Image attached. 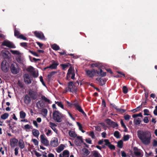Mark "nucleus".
<instances>
[{
	"mask_svg": "<svg viewBox=\"0 0 157 157\" xmlns=\"http://www.w3.org/2000/svg\"><path fill=\"white\" fill-rule=\"evenodd\" d=\"M137 135L139 138L144 144L148 145L150 143L151 135L149 131L138 130L137 132Z\"/></svg>",
	"mask_w": 157,
	"mask_h": 157,
	"instance_id": "nucleus-1",
	"label": "nucleus"
},
{
	"mask_svg": "<svg viewBox=\"0 0 157 157\" xmlns=\"http://www.w3.org/2000/svg\"><path fill=\"white\" fill-rule=\"evenodd\" d=\"M86 72L87 75L91 78L93 77L94 75L104 77L105 76L106 74V72H103L102 70L100 68L98 70L94 69L92 70H88Z\"/></svg>",
	"mask_w": 157,
	"mask_h": 157,
	"instance_id": "nucleus-2",
	"label": "nucleus"
},
{
	"mask_svg": "<svg viewBox=\"0 0 157 157\" xmlns=\"http://www.w3.org/2000/svg\"><path fill=\"white\" fill-rule=\"evenodd\" d=\"M63 115L57 110H55L53 113V119L57 122H60L62 121Z\"/></svg>",
	"mask_w": 157,
	"mask_h": 157,
	"instance_id": "nucleus-3",
	"label": "nucleus"
},
{
	"mask_svg": "<svg viewBox=\"0 0 157 157\" xmlns=\"http://www.w3.org/2000/svg\"><path fill=\"white\" fill-rule=\"evenodd\" d=\"M27 71L31 74L33 77L36 78L38 76V70L34 68L33 67L30 66L27 69Z\"/></svg>",
	"mask_w": 157,
	"mask_h": 157,
	"instance_id": "nucleus-4",
	"label": "nucleus"
},
{
	"mask_svg": "<svg viewBox=\"0 0 157 157\" xmlns=\"http://www.w3.org/2000/svg\"><path fill=\"white\" fill-rule=\"evenodd\" d=\"M68 87L66 88L67 91H69L73 93L77 92V89L74 88L75 86L73 82H69L68 84Z\"/></svg>",
	"mask_w": 157,
	"mask_h": 157,
	"instance_id": "nucleus-5",
	"label": "nucleus"
},
{
	"mask_svg": "<svg viewBox=\"0 0 157 157\" xmlns=\"http://www.w3.org/2000/svg\"><path fill=\"white\" fill-rule=\"evenodd\" d=\"M75 70L73 68L71 67L68 70V72L67 75V79L69 80V78L71 77V78L74 80L75 79Z\"/></svg>",
	"mask_w": 157,
	"mask_h": 157,
	"instance_id": "nucleus-6",
	"label": "nucleus"
},
{
	"mask_svg": "<svg viewBox=\"0 0 157 157\" xmlns=\"http://www.w3.org/2000/svg\"><path fill=\"white\" fill-rule=\"evenodd\" d=\"M10 68V65L8 63L6 60L3 61L1 63V68L5 72L8 71Z\"/></svg>",
	"mask_w": 157,
	"mask_h": 157,
	"instance_id": "nucleus-7",
	"label": "nucleus"
},
{
	"mask_svg": "<svg viewBox=\"0 0 157 157\" xmlns=\"http://www.w3.org/2000/svg\"><path fill=\"white\" fill-rule=\"evenodd\" d=\"M10 68L11 73L13 74H16L19 72V68L16 63H12Z\"/></svg>",
	"mask_w": 157,
	"mask_h": 157,
	"instance_id": "nucleus-8",
	"label": "nucleus"
},
{
	"mask_svg": "<svg viewBox=\"0 0 157 157\" xmlns=\"http://www.w3.org/2000/svg\"><path fill=\"white\" fill-rule=\"evenodd\" d=\"M2 46H6L10 48H15L16 47L13 43L8 40H5L2 42Z\"/></svg>",
	"mask_w": 157,
	"mask_h": 157,
	"instance_id": "nucleus-9",
	"label": "nucleus"
},
{
	"mask_svg": "<svg viewBox=\"0 0 157 157\" xmlns=\"http://www.w3.org/2000/svg\"><path fill=\"white\" fill-rule=\"evenodd\" d=\"M24 82L27 84H30L31 82V80L30 79V75L27 73L25 74L23 76Z\"/></svg>",
	"mask_w": 157,
	"mask_h": 157,
	"instance_id": "nucleus-10",
	"label": "nucleus"
},
{
	"mask_svg": "<svg viewBox=\"0 0 157 157\" xmlns=\"http://www.w3.org/2000/svg\"><path fill=\"white\" fill-rule=\"evenodd\" d=\"M34 33L35 36L37 38L42 40L45 39L44 34L41 32L35 31L34 32Z\"/></svg>",
	"mask_w": 157,
	"mask_h": 157,
	"instance_id": "nucleus-11",
	"label": "nucleus"
},
{
	"mask_svg": "<svg viewBox=\"0 0 157 157\" xmlns=\"http://www.w3.org/2000/svg\"><path fill=\"white\" fill-rule=\"evenodd\" d=\"M44 135H42L40 136V140L41 142L46 146L49 145V141L44 137Z\"/></svg>",
	"mask_w": 157,
	"mask_h": 157,
	"instance_id": "nucleus-12",
	"label": "nucleus"
},
{
	"mask_svg": "<svg viewBox=\"0 0 157 157\" xmlns=\"http://www.w3.org/2000/svg\"><path fill=\"white\" fill-rule=\"evenodd\" d=\"M83 143L84 141L83 140L82 137L80 136H77L76 139L75 140V144L77 146H81V143Z\"/></svg>",
	"mask_w": 157,
	"mask_h": 157,
	"instance_id": "nucleus-13",
	"label": "nucleus"
},
{
	"mask_svg": "<svg viewBox=\"0 0 157 157\" xmlns=\"http://www.w3.org/2000/svg\"><path fill=\"white\" fill-rule=\"evenodd\" d=\"M29 95L33 99L35 100L37 98V95L36 92L33 91L31 89H29L28 91Z\"/></svg>",
	"mask_w": 157,
	"mask_h": 157,
	"instance_id": "nucleus-14",
	"label": "nucleus"
},
{
	"mask_svg": "<svg viewBox=\"0 0 157 157\" xmlns=\"http://www.w3.org/2000/svg\"><path fill=\"white\" fill-rule=\"evenodd\" d=\"M51 62L52 64L49 66H48V67L52 69H56L57 66L59 65V63L57 61L54 60H52Z\"/></svg>",
	"mask_w": 157,
	"mask_h": 157,
	"instance_id": "nucleus-15",
	"label": "nucleus"
},
{
	"mask_svg": "<svg viewBox=\"0 0 157 157\" xmlns=\"http://www.w3.org/2000/svg\"><path fill=\"white\" fill-rule=\"evenodd\" d=\"M73 105L76 108V109L79 111L81 113L83 114V115H86V114L82 109L81 106L79 105L78 104L74 103Z\"/></svg>",
	"mask_w": 157,
	"mask_h": 157,
	"instance_id": "nucleus-16",
	"label": "nucleus"
},
{
	"mask_svg": "<svg viewBox=\"0 0 157 157\" xmlns=\"http://www.w3.org/2000/svg\"><path fill=\"white\" fill-rule=\"evenodd\" d=\"M23 100L24 103L27 105L29 104L31 102V98L27 94L25 95L23 98Z\"/></svg>",
	"mask_w": 157,
	"mask_h": 157,
	"instance_id": "nucleus-17",
	"label": "nucleus"
},
{
	"mask_svg": "<svg viewBox=\"0 0 157 157\" xmlns=\"http://www.w3.org/2000/svg\"><path fill=\"white\" fill-rule=\"evenodd\" d=\"M70 155L69 151L67 150H64L62 154L59 155V157H69Z\"/></svg>",
	"mask_w": 157,
	"mask_h": 157,
	"instance_id": "nucleus-18",
	"label": "nucleus"
},
{
	"mask_svg": "<svg viewBox=\"0 0 157 157\" xmlns=\"http://www.w3.org/2000/svg\"><path fill=\"white\" fill-rule=\"evenodd\" d=\"M58 144V140L57 138H55L54 140H52L50 142V145L51 146L56 147Z\"/></svg>",
	"mask_w": 157,
	"mask_h": 157,
	"instance_id": "nucleus-19",
	"label": "nucleus"
},
{
	"mask_svg": "<svg viewBox=\"0 0 157 157\" xmlns=\"http://www.w3.org/2000/svg\"><path fill=\"white\" fill-rule=\"evenodd\" d=\"M18 142V140L15 138L11 139L10 140V145L13 147H14L16 146Z\"/></svg>",
	"mask_w": 157,
	"mask_h": 157,
	"instance_id": "nucleus-20",
	"label": "nucleus"
},
{
	"mask_svg": "<svg viewBox=\"0 0 157 157\" xmlns=\"http://www.w3.org/2000/svg\"><path fill=\"white\" fill-rule=\"evenodd\" d=\"M65 146L63 144H60L56 149L57 152L58 153H60L64 149Z\"/></svg>",
	"mask_w": 157,
	"mask_h": 157,
	"instance_id": "nucleus-21",
	"label": "nucleus"
},
{
	"mask_svg": "<svg viewBox=\"0 0 157 157\" xmlns=\"http://www.w3.org/2000/svg\"><path fill=\"white\" fill-rule=\"evenodd\" d=\"M92 155L94 157H102L100 154L96 150L93 151Z\"/></svg>",
	"mask_w": 157,
	"mask_h": 157,
	"instance_id": "nucleus-22",
	"label": "nucleus"
},
{
	"mask_svg": "<svg viewBox=\"0 0 157 157\" xmlns=\"http://www.w3.org/2000/svg\"><path fill=\"white\" fill-rule=\"evenodd\" d=\"M32 133L33 135L36 137H38L40 134L39 131L35 129H33L32 131Z\"/></svg>",
	"mask_w": 157,
	"mask_h": 157,
	"instance_id": "nucleus-23",
	"label": "nucleus"
},
{
	"mask_svg": "<svg viewBox=\"0 0 157 157\" xmlns=\"http://www.w3.org/2000/svg\"><path fill=\"white\" fill-rule=\"evenodd\" d=\"M18 146L21 149H23L25 147V144L22 140H20L18 142Z\"/></svg>",
	"mask_w": 157,
	"mask_h": 157,
	"instance_id": "nucleus-24",
	"label": "nucleus"
},
{
	"mask_svg": "<svg viewBox=\"0 0 157 157\" xmlns=\"http://www.w3.org/2000/svg\"><path fill=\"white\" fill-rule=\"evenodd\" d=\"M51 48L53 49L56 51L58 50L59 49V46L56 44H52Z\"/></svg>",
	"mask_w": 157,
	"mask_h": 157,
	"instance_id": "nucleus-25",
	"label": "nucleus"
},
{
	"mask_svg": "<svg viewBox=\"0 0 157 157\" xmlns=\"http://www.w3.org/2000/svg\"><path fill=\"white\" fill-rule=\"evenodd\" d=\"M69 134L71 137L75 138L77 136V134L75 132L73 131H70L69 132Z\"/></svg>",
	"mask_w": 157,
	"mask_h": 157,
	"instance_id": "nucleus-26",
	"label": "nucleus"
},
{
	"mask_svg": "<svg viewBox=\"0 0 157 157\" xmlns=\"http://www.w3.org/2000/svg\"><path fill=\"white\" fill-rule=\"evenodd\" d=\"M71 65V64L69 63H68L67 64H60V66L62 67V69L63 70H65L66 68L68 67L69 66H70Z\"/></svg>",
	"mask_w": 157,
	"mask_h": 157,
	"instance_id": "nucleus-27",
	"label": "nucleus"
},
{
	"mask_svg": "<svg viewBox=\"0 0 157 157\" xmlns=\"http://www.w3.org/2000/svg\"><path fill=\"white\" fill-rule=\"evenodd\" d=\"M20 116L21 118L24 119L26 117V114L25 112L22 111L20 112Z\"/></svg>",
	"mask_w": 157,
	"mask_h": 157,
	"instance_id": "nucleus-28",
	"label": "nucleus"
},
{
	"mask_svg": "<svg viewBox=\"0 0 157 157\" xmlns=\"http://www.w3.org/2000/svg\"><path fill=\"white\" fill-rule=\"evenodd\" d=\"M20 32L16 28H15L14 30V36L18 38V37L20 35Z\"/></svg>",
	"mask_w": 157,
	"mask_h": 157,
	"instance_id": "nucleus-29",
	"label": "nucleus"
},
{
	"mask_svg": "<svg viewBox=\"0 0 157 157\" xmlns=\"http://www.w3.org/2000/svg\"><path fill=\"white\" fill-rule=\"evenodd\" d=\"M9 115L7 113H4L3 114L1 115V118L2 119L5 120L6 119L9 117Z\"/></svg>",
	"mask_w": 157,
	"mask_h": 157,
	"instance_id": "nucleus-30",
	"label": "nucleus"
},
{
	"mask_svg": "<svg viewBox=\"0 0 157 157\" xmlns=\"http://www.w3.org/2000/svg\"><path fill=\"white\" fill-rule=\"evenodd\" d=\"M114 136L117 138L118 139L120 138V135L119 132L118 131H116L114 133Z\"/></svg>",
	"mask_w": 157,
	"mask_h": 157,
	"instance_id": "nucleus-31",
	"label": "nucleus"
},
{
	"mask_svg": "<svg viewBox=\"0 0 157 157\" xmlns=\"http://www.w3.org/2000/svg\"><path fill=\"white\" fill-rule=\"evenodd\" d=\"M141 121L140 120V119L139 118H138L137 120L134 119V123L136 125H139L140 124Z\"/></svg>",
	"mask_w": 157,
	"mask_h": 157,
	"instance_id": "nucleus-32",
	"label": "nucleus"
},
{
	"mask_svg": "<svg viewBox=\"0 0 157 157\" xmlns=\"http://www.w3.org/2000/svg\"><path fill=\"white\" fill-rule=\"evenodd\" d=\"M116 111L117 112H119L120 113L122 114L125 113L126 111V110L125 109L117 108V109H116Z\"/></svg>",
	"mask_w": 157,
	"mask_h": 157,
	"instance_id": "nucleus-33",
	"label": "nucleus"
},
{
	"mask_svg": "<svg viewBox=\"0 0 157 157\" xmlns=\"http://www.w3.org/2000/svg\"><path fill=\"white\" fill-rule=\"evenodd\" d=\"M41 99L44 100L45 102H48L49 103H51L50 100L46 98L45 96L42 95L41 97Z\"/></svg>",
	"mask_w": 157,
	"mask_h": 157,
	"instance_id": "nucleus-34",
	"label": "nucleus"
},
{
	"mask_svg": "<svg viewBox=\"0 0 157 157\" xmlns=\"http://www.w3.org/2000/svg\"><path fill=\"white\" fill-rule=\"evenodd\" d=\"M56 73V72L53 71L50 73L48 75V78L49 79H51L52 76Z\"/></svg>",
	"mask_w": 157,
	"mask_h": 157,
	"instance_id": "nucleus-35",
	"label": "nucleus"
},
{
	"mask_svg": "<svg viewBox=\"0 0 157 157\" xmlns=\"http://www.w3.org/2000/svg\"><path fill=\"white\" fill-rule=\"evenodd\" d=\"M123 146V142L121 140H120L117 143V147L120 148H122Z\"/></svg>",
	"mask_w": 157,
	"mask_h": 157,
	"instance_id": "nucleus-36",
	"label": "nucleus"
},
{
	"mask_svg": "<svg viewBox=\"0 0 157 157\" xmlns=\"http://www.w3.org/2000/svg\"><path fill=\"white\" fill-rule=\"evenodd\" d=\"M99 84L100 85L103 86L105 84L106 81L105 79L101 78L99 79Z\"/></svg>",
	"mask_w": 157,
	"mask_h": 157,
	"instance_id": "nucleus-37",
	"label": "nucleus"
},
{
	"mask_svg": "<svg viewBox=\"0 0 157 157\" xmlns=\"http://www.w3.org/2000/svg\"><path fill=\"white\" fill-rule=\"evenodd\" d=\"M138 117H143V115H142V113H140L139 114H133L132 116V117L133 118H135Z\"/></svg>",
	"mask_w": 157,
	"mask_h": 157,
	"instance_id": "nucleus-38",
	"label": "nucleus"
},
{
	"mask_svg": "<svg viewBox=\"0 0 157 157\" xmlns=\"http://www.w3.org/2000/svg\"><path fill=\"white\" fill-rule=\"evenodd\" d=\"M29 52L35 56L38 57L39 56V55L36 52L32 51L30 49H29Z\"/></svg>",
	"mask_w": 157,
	"mask_h": 157,
	"instance_id": "nucleus-39",
	"label": "nucleus"
},
{
	"mask_svg": "<svg viewBox=\"0 0 157 157\" xmlns=\"http://www.w3.org/2000/svg\"><path fill=\"white\" fill-rule=\"evenodd\" d=\"M18 38L21 39H22L24 40H26L27 38L25 36H24L23 34H20L19 36L18 37Z\"/></svg>",
	"mask_w": 157,
	"mask_h": 157,
	"instance_id": "nucleus-40",
	"label": "nucleus"
},
{
	"mask_svg": "<svg viewBox=\"0 0 157 157\" xmlns=\"http://www.w3.org/2000/svg\"><path fill=\"white\" fill-rule=\"evenodd\" d=\"M113 121H112L109 119H107L105 120V122L106 123L109 125H110L111 124L113 123Z\"/></svg>",
	"mask_w": 157,
	"mask_h": 157,
	"instance_id": "nucleus-41",
	"label": "nucleus"
},
{
	"mask_svg": "<svg viewBox=\"0 0 157 157\" xmlns=\"http://www.w3.org/2000/svg\"><path fill=\"white\" fill-rule=\"evenodd\" d=\"M56 103V104L58 106L60 107L63 109H64V106L62 104L61 102H56L55 101Z\"/></svg>",
	"mask_w": 157,
	"mask_h": 157,
	"instance_id": "nucleus-42",
	"label": "nucleus"
},
{
	"mask_svg": "<svg viewBox=\"0 0 157 157\" xmlns=\"http://www.w3.org/2000/svg\"><path fill=\"white\" fill-rule=\"evenodd\" d=\"M84 153L86 154V155L87 156L90 154V152L88 149L86 148H84L82 150Z\"/></svg>",
	"mask_w": 157,
	"mask_h": 157,
	"instance_id": "nucleus-43",
	"label": "nucleus"
},
{
	"mask_svg": "<svg viewBox=\"0 0 157 157\" xmlns=\"http://www.w3.org/2000/svg\"><path fill=\"white\" fill-rule=\"evenodd\" d=\"M129 138V135H124L123 136V140L124 141L128 140Z\"/></svg>",
	"mask_w": 157,
	"mask_h": 157,
	"instance_id": "nucleus-44",
	"label": "nucleus"
},
{
	"mask_svg": "<svg viewBox=\"0 0 157 157\" xmlns=\"http://www.w3.org/2000/svg\"><path fill=\"white\" fill-rule=\"evenodd\" d=\"M144 115L145 116H148L150 115L148 113H149V111L147 109H144Z\"/></svg>",
	"mask_w": 157,
	"mask_h": 157,
	"instance_id": "nucleus-45",
	"label": "nucleus"
},
{
	"mask_svg": "<svg viewBox=\"0 0 157 157\" xmlns=\"http://www.w3.org/2000/svg\"><path fill=\"white\" fill-rule=\"evenodd\" d=\"M89 136H90L93 139H94L95 138V137L93 131H90V132Z\"/></svg>",
	"mask_w": 157,
	"mask_h": 157,
	"instance_id": "nucleus-46",
	"label": "nucleus"
},
{
	"mask_svg": "<svg viewBox=\"0 0 157 157\" xmlns=\"http://www.w3.org/2000/svg\"><path fill=\"white\" fill-rule=\"evenodd\" d=\"M110 126H111L113 128H115L118 126V124L115 122L113 121V123H112V124H111Z\"/></svg>",
	"mask_w": 157,
	"mask_h": 157,
	"instance_id": "nucleus-47",
	"label": "nucleus"
},
{
	"mask_svg": "<svg viewBox=\"0 0 157 157\" xmlns=\"http://www.w3.org/2000/svg\"><path fill=\"white\" fill-rule=\"evenodd\" d=\"M123 92L126 94L128 92V89L126 86H124L123 87Z\"/></svg>",
	"mask_w": 157,
	"mask_h": 157,
	"instance_id": "nucleus-48",
	"label": "nucleus"
},
{
	"mask_svg": "<svg viewBox=\"0 0 157 157\" xmlns=\"http://www.w3.org/2000/svg\"><path fill=\"white\" fill-rule=\"evenodd\" d=\"M104 141L105 142V145L107 146H108L111 144L109 140L108 139H105Z\"/></svg>",
	"mask_w": 157,
	"mask_h": 157,
	"instance_id": "nucleus-49",
	"label": "nucleus"
},
{
	"mask_svg": "<svg viewBox=\"0 0 157 157\" xmlns=\"http://www.w3.org/2000/svg\"><path fill=\"white\" fill-rule=\"evenodd\" d=\"M11 52L13 54L18 55L20 54L19 52L17 50H11Z\"/></svg>",
	"mask_w": 157,
	"mask_h": 157,
	"instance_id": "nucleus-50",
	"label": "nucleus"
},
{
	"mask_svg": "<svg viewBox=\"0 0 157 157\" xmlns=\"http://www.w3.org/2000/svg\"><path fill=\"white\" fill-rule=\"evenodd\" d=\"M108 147L111 150L115 149V147L113 145L110 144Z\"/></svg>",
	"mask_w": 157,
	"mask_h": 157,
	"instance_id": "nucleus-51",
	"label": "nucleus"
},
{
	"mask_svg": "<svg viewBox=\"0 0 157 157\" xmlns=\"http://www.w3.org/2000/svg\"><path fill=\"white\" fill-rule=\"evenodd\" d=\"M32 141L33 142L34 144L35 145H38V141L35 139H32Z\"/></svg>",
	"mask_w": 157,
	"mask_h": 157,
	"instance_id": "nucleus-52",
	"label": "nucleus"
},
{
	"mask_svg": "<svg viewBox=\"0 0 157 157\" xmlns=\"http://www.w3.org/2000/svg\"><path fill=\"white\" fill-rule=\"evenodd\" d=\"M130 118V116L128 115H126L124 116V119L126 121H128Z\"/></svg>",
	"mask_w": 157,
	"mask_h": 157,
	"instance_id": "nucleus-53",
	"label": "nucleus"
},
{
	"mask_svg": "<svg viewBox=\"0 0 157 157\" xmlns=\"http://www.w3.org/2000/svg\"><path fill=\"white\" fill-rule=\"evenodd\" d=\"M20 45L23 47H26L27 46V43L26 42L21 43L20 44Z\"/></svg>",
	"mask_w": 157,
	"mask_h": 157,
	"instance_id": "nucleus-54",
	"label": "nucleus"
},
{
	"mask_svg": "<svg viewBox=\"0 0 157 157\" xmlns=\"http://www.w3.org/2000/svg\"><path fill=\"white\" fill-rule=\"evenodd\" d=\"M140 109H139V107H138L136 109H134L132 110L131 111L133 112V113H135V112L138 111L140 110Z\"/></svg>",
	"mask_w": 157,
	"mask_h": 157,
	"instance_id": "nucleus-55",
	"label": "nucleus"
},
{
	"mask_svg": "<svg viewBox=\"0 0 157 157\" xmlns=\"http://www.w3.org/2000/svg\"><path fill=\"white\" fill-rule=\"evenodd\" d=\"M143 121L144 123H147L149 122V120L147 117H144L143 120Z\"/></svg>",
	"mask_w": 157,
	"mask_h": 157,
	"instance_id": "nucleus-56",
	"label": "nucleus"
},
{
	"mask_svg": "<svg viewBox=\"0 0 157 157\" xmlns=\"http://www.w3.org/2000/svg\"><path fill=\"white\" fill-rule=\"evenodd\" d=\"M17 84L21 88H22L24 87V85L23 83L20 82V81H18Z\"/></svg>",
	"mask_w": 157,
	"mask_h": 157,
	"instance_id": "nucleus-57",
	"label": "nucleus"
},
{
	"mask_svg": "<svg viewBox=\"0 0 157 157\" xmlns=\"http://www.w3.org/2000/svg\"><path fill=\"white\" fill-rule=\"evenodd\" d=\"M102 105L104 107H106V103L104 99H102Z\"/></svg>",
	"mask_w": 157,
	"mask_h": 157,
	"instance_id": "nucleus-58",
	"label": "nucleus"
},
{
	"mask_svg": "<svg viewBox=\"0 0 157 157\" xmlns=\"http://www.w3.org/2000/svg\"><path fill=\"white\" fill-rule=\"evenodd\" d=\"M77 124L79 127V130H81L82 128L83 127L81 124L79 122H77Z\"/></svg>",
	"mask_w": 157,
	"mask_h": 157,
	"instance_id": "nucleus-59",
	"label": "nucleus"
},
{
	"mask_svg": "<svg viewBox=\"0 0 157 157\" xmlns=\"http://www.w3.org/2000/svg\"><path fill=\"white\" fill-rule=\"evenodd\" d=\"M134 153L136 156H140L141 155V153L138 151H134Z\"/></svg>",
	"mask_w": 157,
	"mask_h": 157,
	"instance_id": "nucleus-60",
	"label": "nucleus"
},
{
	"mask_svg": "<svg viewBox=\"0 0 157 157\" xmlns=\"http://www.w3.org/2000/svg\"><path fill=\"white\" fill-rule=\"evenodd\" d=\"M85 141L86 143H87L88 144H91V140L90 139V138H88L86 139L85 140Z\"/></svg>",
	"mask_w": 157,
	"mask_h": 157,
	"instance_id": "nucleus-61",
	"label": "nucleus"
},
{
	"mask_svg": "<svg viewBox=\"0 0 157 157\" xmlns=\"http://www.w3.org/2000/svg\"><path fill=\"white\" fill-rule=\"evenodd\" d=\"M94 127L95 128V129L96 131L98 132H100L101 131V128L99 126H97Z\"/></svg>",
	"mask_w": 157,
	"mask_h": 157,
	"instance_id": "nucleus-62",
	"label": "nucleus"
},
{
	"mask_svg": "<svg viewBox=\"0 0 157 157\" xmlns=\"http://www.w3.org/2000/svg\"><path fill=\"white\" fill-rule=\"evenodd\" d=\"M24 128L25 129H29L31 128L30 126L28 124L25 125Z\"/></svg>",
	"mask_w": 157,
	"mask_h": 157,
	"instance_id": "nucleus-63",
	"label": "nucleus"
},
{
	"mask_svg": "<svg viewBox=\"0 0 157 157\" xmlns=\"http://www.w3.org/2000/svg\"><path fill=\"white\" fill-rule=\"evenodd\" d=\"M155 109L153 111V113L155 115L157 116V105L155 106Z\"/></svg>",
	"mask_w": 157,
	"mask_h": 157,
	"instance_id": "nucleus-64",
	"label": "nucleus"
}]
</instances>
